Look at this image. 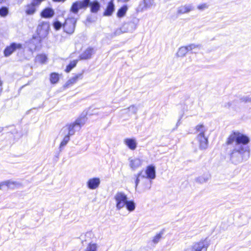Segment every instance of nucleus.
Instances as JSON below:
<instances>
[{
    "label": "nucleus",
    "instance_id": "1",
    "mask_svg": "<svg viewBox=\"0 0 251 251\" xmlns=\"http://www.w3.org/2000/svg\"><path fill=\"white\" fill-rule=\"evenodd\" d=\"M250 138L238 130L233 131L227 139V145L235 143V145L230 153V159L235 164H238L248 159L250 149L247 144L250 142Z\"/></svg>",
    "mask_w": 251,
    "mask_h": 251
},
{
    "label": "nucleus",
    "instance_id": "2",
    "mask_svg": "<svg viewBox=\"0 0 251 251\" xmlns=\"http://www.w3.org/2000/svg\"><path fill=\"white\" fill-rule=\"evenodd\" d=\"M116 209L120 211L125 207L129 212L133 211L136 207V204L133 201H128L127 195L123 192H117L113 197Z\"/></svg>",
    "mask_w": 251,
    "mask_h": 251
},
{
    "label": "nucleus",
    "instance_id": "3",
    "mask_svg": "<svg viewBox=\"0 0 251 251\" xmlns=\"http://www.w3.org/2000/svg\"><path fill=\"white\" fill-rule=\"evenodd\" d=\"M196 130L198 133L197 140L199 144V148L201 150L207 149L208 144V138L204 135L207 128L203 125H199L196 126Z\"/></svg>",
    "mask_w": 251,
    "mask_h": 251
},
{
    "label": "nucleus",
    "instance_id": "4",
    "mask_svg": "<svg viewBox=\"0 0 251 251\" xmlns=\"http://www.w3.org/2000/svg\"><path fill=\"white\" fill-rule=\"evenodd\" d=\"M208 246L205 240H200L188 246L184 251H207Z\"/></svg>",
    "mask_w": 251,
    "mask_h": 251
},
{
    "label": "nucleus",
    "instance_id": "5",
    "mask_svg": "<svg viewBox=\"0 0 251 251\" xmlns=\"http://www.w3.org/2000/svg\"><path fill=\"white\" fill-rule=\"evenodd\" d=\"M76 20V19L71 16L68 17L63 24L64 31L70 34L73 33L75 31Z\"/></svg>",
    "mask_w": 251,
    "mask_h": 251
},
{
    "label": "nucleus",
    "instance_id": "6",
    "mask_svg": "<svg viewBox=\"0 0 251 251\" xmlns=\"http://www.w3.org/2000/svg\"><path fill=\"white\" fill-rule=\"evenodd\" d=\"M79 130L78 126L74 123H71L67 124L65 126H63L60 130V135L67 134L69 136H72L75 134L76 131Z\"/></svg>",
    "mask_w": 251,
    "mask_h": 251
},
{
    "label": "nucleus",
    "instance_id": "7",
    "mask_svg": "<svg viewBox=\"0 0 251 251\" xmlns=\"http://www.w3.org/2000/svg\"><path fill=\"white\" fill-rule=\"evenodd\" d=\"M49 29L50 24L48 22H43L39 24L37 31L41 40L47 36Z\"/></svg>",
    "mask_w": 251,
    "mask_h": 251
},
{
    "label": "nucleus",
    "instance_id": "8",
    "mask_svg": "<svg viewBox=\"0 0 251 251\" xmlns=\"http://www.w3.org/2000/svg\"><path fill=\"white\" fill-rule=\"evenodd\" d=\"M89 3V0H78L74 2L71 8V11L74 14H77L81 9L87 8Z\"/></svg>",
    "mask_w": 251,
    "mask_h": 251
},
{
    "label": "nucleus",
    "instance_id": "9",
    "mask_svg": "<svg viewBox=\"0 0 251 251\" xmlns=\"http://www.w3.org/2000/svg\"><path fill=\"white\" fill-rule=\"evenodd\" d=\"M128 160L129 166L132 170H135L141 167L144 162L141 158L137 157H130Z\"/></svg>",
    "mask_w": 251,
    "mask_h": 251
},
{
    "label": "nucleus",
    "instance_id": "10",
    "mask_svg": "<svg viewBox=\"0 0 251 251\" xmlns=\"http://www.w3.org/2000/svg\"><path fill=\"white\" fill-rule=\"evenodd\" d=\"M155 6L154 0H143L142 2L140 3L137 8V11L138 12H143Z\"/></svg>",
    "mask_w": 251,
    "mask_h": 251
},
{
    "label": "nucleus",
    "instance_id": "11",
    "mask_svg": "<svg viewBox=\"0 0 251 251\" xmlns=\"http://www.w3.org/2000/svg\"><path fill=\"white\" fill-rule=\"evenodd\" d=\"M124 144L130 150L134 151L137 147V142L135 138H126L123 140Z\"/></svg>",
    "mask_w": 251,
    "mask_h": 251
},
{
    "label": "nucleus",
    "instance_id": "12",
    "mask_svg": "<svg viewBox=\"0 0 251 251\" xmlns=\"http://www.w3.org/2000/svg\"><path fill=\"white\" fill-rule=\"evenodd\" d=\"M40 5L38 2L32 0V2L25 6V13L27 15H33L36 11L37 8Z\"/></svg>",
    "mask_w": 251,
    "mask_h": 251
},
{
    "label": "nucleus",
    "instance_id": "13",
    "mask_svg": "<svg viewBox=\"0 0 251 251\" xmlns=\"http://www.w3.org/2000/svg\"><path fill=\"white\" fill-rule=\"evenodd\" d=\"M100 183V180L98 177H94L89 179L87 182V186L91 190L98 188Z\"/></svg>",
    "mask_w": 251,
    "mask_h": 251
},
{
    "label": "nucleus",
    "instance_id": "14",
    "mask_svg": "<svg viewBox=\"0 0 251 251\" xmlns=\"http://www.w3.org/2000/svg\"><path fill=\"white\" fill-rule=\"evenodd\" d=\"M142 173V172H140V173L137 174L136 175H135V176H136V180L135 181V188H136V187H137V186L140 181V179L141 178H142L144 180L145 182L147 184V186H146V188L147 189H149L151 186V181L149 179H147L145 176H142L141 175Z\"/></svg>",
    "mask_w": 251,
    "mask_h": 251
},
{
    "label": "nucleus",
    "instance_id": "15",
    "mask_svg": "<svg viewBox=\"0 0 251 251\" xmlns=\"http://www.w3.org/2000/svg\"><path fill=\"white\" fill-rule=\"evenodd\" d=\"M22 45L20 44L12 43L7 47L4 50V53L5 56L10 55L17 49H20Z\"/></svg>",
    "mask_w": 251,
    "mask_h": 251
},
{
    "label": "nucleus",
    "instance_id": "16",
    "mask_svg": "<svg viewBox=\"0 0 251 251\" xmlns=\"http://www.w3.org/2000/svg\"><path fill=\"white\" fill-rule=\"evenodd\" d=\"M194 9V7L191 4H185L181 5L178 7L177 10V14H183L188 13L189 12L192 11Z\"/></svg>",
    "mask_w": 251,
    "mask_h": 251
},
{
    "label": "nucleus",
    "instance_id": "17",
    "mask_svg": "<svg viewBox=\"0 0 251 251\" xmlns=\"http://www.w3.org/2000/svg\"><path fill=\"white\" fill-rule=\"evenodd\" d=\"M146 174L147 175L146 177L147 179H154L155 177V167L152 165L148 166L146 170Z\"/></svg>",
    "mask_w": 251,
    "mask_h": 251
},
{
    "label": "nucleus",
    "instance_id": "18",
    "mask_svg": "<svg viewBox=\"0 0 251 251\" xmlns=\"http://www.w3.org/2000/svg\"><path fill=\"white\" fill-rule=\"evenodd\" d=\"M114 0H109L108 5L104 12L103 15L106 16H111L115 10V5L113 3Z\"/></svg>",
    "mask_w": 251,
    "mask_h": 251
},
{
    "label": "nucleus",
    "instance_id": "19",
    "mask_svg": "<svg viewBox=\"0 0 251 251\" xmlns=\"http://www.w3.org/2000/svg\"><path fill=\"white\" fill-rule=\"evenodd\" d=\"M83 77L82 73H79L75 75V76L71 77L69 80L66 83L65 86L66 87H69L70 86L76 83L78 79H81Z\"/></svg>",
    "mask_w": 251,
    "mask_h": 251
},
{
    "label": "nucleus",
    "instance_id": "20",
    "mask_svg": "<svg viewBox=\"0 0 251 251\" xmlns=\"http://www.w3.org/2000/svg\"><path fill=\"white\" fill-rule=\"evenodd\" d=\"M88 6L90 7L91 12L93 13H97L99 11L100 7V3L96 0L92 1H90V0H89Z\"/></svg>",
    "mask_w": 251,
    "mask_h": 251
},
{
    "label": "nucleus",
    "instance_id": "21",
    "mask_svg": "<svg viewBox=\"0 0 251 251\" xmlns=\"http://www.w3.org/2000/svg\"><path fill=\"white\" fill-rule=\"evenodd\" d=\"M94 53L93 48H88L84 51L80 55L81 59H87L91 57L92 55Z\"/></svg>",
    "mask_w": 251,
    "mask_h": 251
},
{
    "label": "nucleus",
    "instance_id": "22",
    "mask_svg": "<svg viewBox=\"0 0 251 251\" xmlns=\"http://www.w3.org/2000/svg\"><path fill=\"white\" fill-rule=\"evenodd\" d=\"M210 178V174L208 172H207L198 177L196 178V181L200 183H204L206 182Z\"/></svg>",
    "mask_w": 251,
    "mask_h": 251
},
{
    "label": "nucleus",
    "instance_id": "23",
    "mask_svg": "<svg viewBox=\"0 0 251 251\" xmlns=\"http://www.w3.org/2000/svg\"><path fill=\"white\" fill-rule=\"evenodd\" d=\"M54 14V11L51 8H47L41 12V15L44 18H51L53 16Z\"/></svg>",
    "mask_w": 251,
    "mask_h": 251
},
{
    "label": "nucleus",
    "instance_id": "24",
    "mask_svg": "<svg viewBox=\"0 0 251 251\" xmlns=\"http://www.w3.org/2000/svg\"><path fill=\"white\" fill-rule=\"evenodd\" d=\"M17 183L16 182L11 181L9 180L2 182L0 183V189L3 190L5 187L9 188H13Z\"/></svg>",
    "mask_w": 251,
    "mask_h": 251
},
{
    "label": "nucleus",
    "instance_id": "25",
    "mask_svg": "<svg viewBox=\"0 0 251 251\" xmlns=\"http://www.w3.org/2000/svg\"><path fill=\"white\" fill-rule=\"evenodd\" d=\"M35 62L40 64H45L48 60L46 55L44 54H40L36 56L35 59Z\"/></svg>",
    "mask_w": 251,
    "mask_h": 251
},
{
    "label": "nucleus",
    "instance_id": "26",
    "mask_svg": "<svg viewBox=\"0 0 251 251\" xmlns=\"http://www.w3.org/2000/svg\"><path fill=\"white\" fill-rule=\"evenodd\" d=\"M188 51L187 46L181 47L178 49L176 53V56L180 57H184Z\"/></svg>",
    "mask_w": 251,
    "mask_h": 251
},
{
    "label": "nucleus",
    "instance_id": "27",
    "mask_svg": "<svg viewBox=\"0 0 251 251\" xmlns=\"http://www.w3.org/2000/svg\"><path fill=\"white\" fill-rule=\"evenodd\" d=\"M86 121V119L85 116H83L78 118L75 122H74V123L76 125V126H78V128L80 129L81 126L85 124Z\"/></svg>",
    "mask_w": 251,
    "mask_h": 251
},
{
    "label": "nucleus",
    "instance_id": "28",
    "mask_svg": "<svg viewBox=\"0 0 251 251\" xmlns=\"http://www.w3.org/2000/svg\"><path fill=\"white\" fill-rule=\"evenodd\" d=\"M128 8L126 5H124L123 7H121L118 11L117 13V16L119 18H122L124 17L127 11Z\"/></svg>",
    "mask_w": 251,
    "mask_h": 251
},
{
    "label": "nucleus",
    "instance_id": "29",
    "mask_svg": "<svg viewBox=\"0 0 251 251\" xmlns=\"http://www.w3.org/2000/svg\"><path fill=\"white\" fill-rule=\"evenodd\" d=\"M98 246V245L94 242H90L87 246L85 251H97Z\"/></svg>",
    "mask_w": 251,
    "mask_h": 251
},
{
    "label": "nucleus",
    "instance_id": "30",
    "mask_svg": "<svg viewBox=\"0 0 251 251\" xmlns=\"http://www.w3.org/2000/svg\"><path fill=\"white\" fill-rule=\"evenodd\" d=\"M61 136H64V137L61 142L59 146V149L61 151L62 149V148L65 147L67 144L68 143V142L70 140V136L69 135L66 134V135H61Z\"/></svg>",
    "mask_w": 251,
    "mask_h": 251
},
{
    "label": "nucleus",
    "instance_id": "31",
    "mask_svg": "<svg viewBox=\"0 0 251 251\" xmlns=\"http://www.w3.org/2000/svg\"><path fill=\"white\" fill-rule=\"evenodd\" d=\"M59 79V75L55 73H52L50 75V81L52 84L56 83Z\"/></svg>",
    "mask_w": 251,
    "mask_h": 251
},
{
    "label": "nucleus",
    "instance_id": "32",
    "mask_svg": "<svg viewBox=\"0 0 251 251\" xmlns=\"http://www.w3.org/2000/svg\"><path fill=\"white\" fill-rule=\"evenodd\" d=\"M77 63V60H74L72 61L70 64L67 66L65 71L67 73L70 72L72 69H73Z\"/></svg>",
    "mask_w": 251,
    "mask_h": 251
},
{
    "label": "nucleus",
    "instance_id": "33",
    "mask_svg": "<svg viewBox=\"0 0 251 251\" xmlns=\"http://www.w3.org/2000/svg\"><path fill=\"white\" fill-rule=\"evenodd\" d=\"M187 47L189 51H193L197 50V49H199L200 48V46L199 45L190 44L187 46ZM194 52H196L195 51Z\"/></svg>",
    "mask_w": 251,
    "mask_h": 251
},
{
    "label": "nucleus",
    "instance_id": "34",
    "mask_svg": "<svg viewBox=\"0 0 251 251\" xmlns=\"http://www.w3.org/2000/svg\"><path fill=\"white\" fill-rule=\"evenodd\" d=\"M8 13V9L6 7H2L0 8V16L1 17H5Z\"/></svg>",
    "mask_w": 251,
    "mask_h": 251
},
{
    "label": "nucleus",
    "instance_id": "35",
    "mask_svg": "<svg viewBox=\"0 0 251 251\" xmlns=\"http://www.w3.org/2000/svg\"><path fill=\"white\" fill-rule=\"evenodd\" d=\"M241 102H251V97L250 96H245L240 99Z\"/></svg>",
    "mask_w": 251,
    "mask_h": 251
},
{
    "label": "nucleus",
    "instance_id": "36",
    "mask_svg": "<svg viewBox=\"0 0 251 251\" xmlns=\"http://www.w3.org/2000/svg\"><path fill=\"white\" fill-rule=\"evenodd\" d=\"M161 236H162V233H159V234H157V235H156L152 239V242L154 243V244H157L159 241V240H160V239L161 238Z\"/></svg>",
    "mask_w": 251,
    "mask_h": 251
},
{
    "label": "nucleus",
    "instance_id": "37",
    "mask_svg": "<svg viewBox=\"0 0 251 251\" xmlns=\"http://www.w3.org/2000/svg\"><path fill=\"white\" fill-rule=\"evenodd\" d=\"M128 109L130 112L132 114H136L137 112L138 108L134 105H131L128 108Z\"/></svg>",
    "mask_w": 251,
    "mask_h": 251
},
{
    "label": "nucleus",
    "instance_id": "38",
    "mask_svg": "<svg viewBox=\"0 0 251 251\" xmlns=\"http://www.w3.org/2000/svg\"><path fill=\"white\" fill-rule=\"evenodd\" d=\"M53 26L56 30H59L62 26L61 23L59 21H56L53 23Z\"/></svg>",
    "mask_w": 251,
    "mask_h": 251
},
{
    "label": "nucleus",
    "instance_id": "39",
    "mask_svg": "<svg viewBox=\"0 0 251 251\" xmlns=\"http://www.w3.org/2000/svg\"><path fill=\"white\" fill-rule=\"evenodd\" d=\"M197 8L199 10H203L208 8V5L206 3H202L198 5Z\"/></svg>",
    "mask_w": 251,
    "mask_h": 251
},
{
    "label": "nucleus",
    "instance_id": "40",
    "mask_svg": "<svg viewBox=\"0 0 251 251\" xmlns=\"http://www.w3.org/2000/svg\"><path fill=\"white\" fill-rule=\"evenodd\" d=\"M35 39H33L31 40V41L30 42V43H29V48L30 49V50H35L37 48V45H35L34 46H32V44L33 43H34V41H35Z\"/></svg>",
    "mask_w": 251,
    "mask_h": 251
},
{
    "label": "nucleus",
    "instance_id": "41",
    "mask_svg": "<svg viewBox=\"0 0 251 251\" xmlns=\"http://www.w3.org/2000/svg\"><path fill=\"white\" fill-rule=\"evenodd\" d=\"M2 82L1 81V79H0V93L2 91Z\"/></svg>",
    "mask_w": 251,
    "mask_h": 251
},
{
    "label": "nucleus",
    "instance_id": "42",
    "mask_svg": "<svg viewBox=\"0 0 251 251\" xmlns=\"http://www.w3.org/2000/svg\"><path fill=\"white\" fill-rule=\"evenodd\" d=\"M120 1H122V2H127L128 1H129V0H119Z\"/></svg>",
    "mask_w": 251,
    "mask_h": 251
},
{
    "label": "nucleus",
    "instance_id": "43",
    "mask_svg": "<svg viewBox=\"0 0 251 251\" xmlns=\"http://www.w3.org/2000/svg\"><path fill=\"white\" fill-rule=\"evenodd\" d=\"M6 0H0V3L6 1Z\"/></svg>",
    "mask_w": 251,
    "mask_h": 251
},
{
    "label": "nucleus",
    "instance_id": "44",
    "mask_svg": "<svg viewBox=\"0 0 251 251\" xmlns=\"http://www.w3.org/2000/svg\"><path fill=\"white\" fill-rule=\"evenodd\" d=\"M118 32V33H120V31H117L116 32Z\"/></svg>",
    "mask_w": 251,
    "mask_h": 251
}]
</instances>
